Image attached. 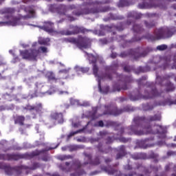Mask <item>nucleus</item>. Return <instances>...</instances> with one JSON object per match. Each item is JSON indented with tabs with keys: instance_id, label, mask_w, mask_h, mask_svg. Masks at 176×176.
Returning a JSON list of instances; mask_svg holds the SVG:
<instances>
[{
	"instance_id": "obj_1",
	"label": "nucleus",
	"mask_w": 176,
	"mask_h": 176,
	"mask_svg": "<svg viewBox=\"0 0 176 176\" xmlns=\"http://www.w3.org/2000/svg\"><path fill=\"white\" fill-rule=\"evenodd\" d=\"M162 116L155 114L145 116H136L133 118L132 124L125 129L129 135H145V134H160V138L164 140L166 138V128L162 125H157V130L153 131L152 126L148 123L151 122H160Z\"/></svg>"
},
{
	"instance_id": "obj_2",
	"label": "nucleus",
	"mask_w": 176,
	"mask_h": 176,
	"mask_svg": "<svg viewBox=\"0 0 176 176\" xmlns=\"http://www.w3.org/2000/svg\"><path fill=\"white\" fill-rule=\"evenodd\" d=\"M107 3H111V0H105V1H100L98 0H95L94 1L84 2L82 3L81 6L85 8L78 10H74L72 14L79 17L83 15L87 14H98V13H105L109 12L111 8L109 6H101V5H105Z\"/></svg>"
},
{
	"instance_id": "obj_3",
	"label": "nucleus",
	"mask_w": 176,
	"mask_h": 176,
	"mask_svg": "<svg viewBox=\"0 0 176 176\" xmlns=\"http://www.w3.org/2000/svg\"><path fill=\"white\" fill-rule=\"evenodd\" d=\"M176 34L175 26H171L170 28H161L160 29H155L154 31V35L147 34L144 36L146 39H148L151 42H155V41H159V39H166V38H171Z\"/></svg>"
},
{
	"instance_id": "obj_4",
	"label": "nucleus",
	"mask_w": 176,
	"mask_h": 176,
	"mask_svg": "<svg viewBox=\"0 0 176 176\" xmlns=\"http://www.w3.org/2000/svg\"><path fill=\"white\" fill-rule=\"evenodd\" d=\"M85 156L84 163L82 162L79 160H75L73 161V166H74V170L76 173H72V176H81L85 175L86 171L84 169H81L82 167H85V166H87V164H91V162L93 161V156L90 153H83Z\"/></svg>"
},
{
	"instance_id": "obj_5",
	"label": "nucleus",
	"mask_w": 176,
	"mask_h": 176,
	"mask_svg": "<svg viewBox=\"0 0 176 176\" xmlns=\"http://www.w3.org/2000/svg\"><path fill=\"white\" fill-rule=\"evenodd\" d=\"M145 85L151 89V91L148 92V90H145V95H141L140 96L135 98L131 97V100H132V101H137V100H141V98L143 100H153V98H157V97H162L163 91L159 92L156 87H153V86H155L153 82H146Z\"/></svg>"
},
{
	"instance_id": "obj_6",
	"label": "nucleus",
	"mask_w": 176,
	"mask_h": 176,
	"mask_svg": "<svg viewBox=\"0 0 176 176\" xmlns=\"http://www.w3.org/2000/svg\"><path fill=\"white\" fill-rule=\"evenodd\" d=\"M142 2L138 5V9H152L160 8L166 10L167 9V4L164 1H159L157 0H141Z\"/></svg>"
},
{
	"instance_id": "obj_7",
	"label": "nucleus",
	"mask_w": 176,
	"mask_h": 176,
	"mask_svg": "<svg viewBox=\"0 0 176 176\" xmlns=\"http://www.w3.org/2000/svg\"><path fill=\"white\" fill-rule=\"evenodd\" d=\"M41 151H34L32 153H7V160L8 162H17L21 159H25L26 160H30L34 159L35 156H38Z\"/></svg>"
},
{
	"instance_id": "obj_8",
	"label": "nucleus",
	"mask_w": 176,
	"mask_h": 176,
	"mask_svg": "<svg viewBox=\"0 0 176 176\" xmlns=\"http://www.w3.org/2000/svg\"><path fill=\"white\" fill-rule=\"evenodd\" d=\"M130 108L129 107H124V109H118L116 105L113 104H109L104 105V110L102 116H119L122 115V112H129Z\"/></svg>"
},
{
	"instance_id": "obj_9",
	"label": "nucleus",
	"mask_w": 176,
	"mask_h": 176,
	"mask_svg": "<svg viewBox=\"0 0 176 176\" xmlns=\"http://www.w3.org/2000/svg\"><path fill=\"white\" fill-rule=\"evenodd\" d=\"M142 52V48H136L135 50H129L128 52H123L119 55L121 58H125V57H131L133 60H138L140 57H145L148 52L146 51Z\"/></svg>"
},
{
	"instance_id": "obj_10",
	"label": "nucleus",
	"mask_w": 176,
	"mask_h": 176,
	"mask_svg": "<svg viewBox=\"0 0 176 176\" xmlns=\"http://www.w3.org/2000/svg\"><path fill=\"white\" fill-rule=\"evenodd\" d=\"M6 12L8 14L6 15L4 17L5 19H6V20L10 21L1 22V23L6 24L7 25H12V27H16V25H18L19 23H20V20L21 19V18L20 16H13V13H14V9L8 8L7 9Z\"/></svg>"
},
{
	"instance_id": "obj_11",
	"label": "nucleus",
	"mask_w": 176,
	"mask_h": 176,
	"mask_svg": "<svg viewBox=\"0 0 176 176\" xmlns=\"http://www.w3.org/2000/svg\"><path fill=\"white\" fill-rule=\"evenodd\" d=\"M71 30H60L59 32V34L60 35H65L66 36H68L69 35H78V34H86V32H89V30L83 28V27H78V26H70Z\"/></svg>"
},
{
	"instance_id": "obj_12",
	"label": "nucleus",
	"mask_w": 176,
	"mask_h": 176,
	"mask_svg": "<svg viewBox=\"0 0 176 176\" xmlns=\"http://www.w3.org/2000/svg\"><path fill=\"white\" fill-rule=\"evenodd\" d=\"M27 168H28L25 165L15 166L13 167L6 165L4 171L7 175H13L15 173V176H19L23 173V170H27Z\"/></svg>"
},
{
	"instance_id": "obj_13",
	"label": "nucleus",
	"mask_w": 176,
	"mask_h": 176,
	"mask_svg": "<svg viewBox=\"0 0 176 176\" xmlns=\"http://www.w3.org/2000/svg\"><path fill=\"white\" fill-rule=\"evenodd\" d=\"M39 54V51L37 50H28L20 51V55L23 60H32V61H36V57Z\"/></svg>"
},
{
	"instance_id": "obj_14",
	"label": "nucleus",
	"mask_w": 176,
	"mask_h": 176,
	"mask_svg": "<svg viewBox=\"0 0 176 176\" xmlns=\"http://www.w3.org/2000/svg\"><path fill=\"white\" fill-rule=\"evenodd\" d=\"M91 45V40L86 36H78V43L77 47L78 49H89Z\"/></svg>"
},
{
	"instance_id": "obj_15",
	"label": "nucleus",
	"mask_w": 176,
	"mask_h": 176,
	"mask_svg": "<svg viewBox=\"0 0 176 176\" xmlns=\"http://www.w3.org/2000/svg\"><path fill=\"white\" fill-rule=\"evenodd\" d=\"M48 9L50 12H60V10H63V12H60V14H63V16H65V12L67 10V6L64 4H60L59 6H57V4H50L48 6Z\"/></svg>"
},
{
	"instance_id": "obj_16",
	"label": "nucleus",
	"mask_w": 176,
	"mask_h": 176,
	"mask_svg": "<svg viewBox=\"0 0 176 176\" xmlns=\"http://www.w3.org/2000/svg\"><path fill=\"white\" fill-rule=\"evenodd\" d=\"M136 170H140V168H142L143 170V173H144L145 175H149L152 171H154V173H156L159 171V168L157 166H150L149 168H146L144 166H142V164L138 163L136 164Z\"/></svg>"
},
{
	"instance_id": "obj_17",
	"label": "nucleus",
	"mask_w": 176,
	"mask_h": 176,
	"mask_svg": "<svg viewBox=\"0 0 176 176\" xmlns=\"http://www.w3.org/2000/svg\"><path fill=\"white\" fill-rule=\"evenodd\" d=\"M50 118L52 120H55L58 124H63L64 123V114L58 112H52Z\"/></svg>"
},
{
	"instance_id": "obj_18",
	"label": "nucleus",
	"mask_w": 176,
	"mask_h": 176,
	"mask_svg": "<svg viewBox=\"0 0 176 176\" xmlns=\"http://www.w3.org/2000/svg\"><path fill=\"white\" fill-rule=\"evenodd\" d=\"M41 29L48 34H53L54 32V23L50 21L45 22V25Z\"/></svg>"
},
{
	"instance_id": "obj_19",
	"label": "nucleus",
	"mask_w": 176,
	"mask_h": 176,
	"mask_svg": "<svg viewBox=\"0 0 176 176\" xmlns=\"http://www.w3.org/2000/svg\"><path fill=\"white\" fill-rule=\"evenodd\" d=\"M154 140V138H146L144 140L139 141L138 144L139 146H140V148H143V149H146V148H149L153 146L152 144H148V142H149V141H153Z\"/></svg>"
},
{
	"instance_id": "obj_20",
	"label": "nucleus",
	"mask_w": 176,
	"mask_h": 176,
	"mask_svg": "<svg viewBox=\"0 0 176 176\" xmlns=\"http://www.w3.org/2000/svg\"><path fill=\"white\" fill-rule=\"evenodd\" d=\"M89 62L93 64V72H94V75H95V76H97V75H98V66H97V58H96V56H91V57H89Z\"/></svg>"
},
{
	"instance_id": "obj_21",
	"label": "nucleus",
	"mask_w": 176,
	"mask_h": 176,
	"mask_svg": "<svg viewBox=\"0 0 176 176\" xmlns=\"http://www.w3.org/2000/svg\"><path fill=\"white\" fill-rule=\"evenodd\" d=\"M118 153L116 155V160H119V159H122V157H124L126 156V146L124 145H121L118 147Z\"/></svg>"
},
{
	"instance_id": "obj_22",
	"label": "nucleus",
	"mask_w": 176,
	"mask_h": 176,
	"mask_svg": "<svg viewBox=\"0 0 176 176\" xmlns=\"http://www.w3.org/2000/svg\"><path fill=\"white\" fill-rule=\"evenodd\" d=\"M57 146H58V145H56L55 147H50L49 149L46 150V149H43V150H41V151H38V150H35V151H37L38 152H41L39 153V155H41V153H43V155L41 158V160L43 161V162H47V160H49V156L47 155V151H52V149H56V148H57ZM39 155H38L37 156H39Z\"/></svg>"
},
{
	"instance_id": "obj_23",
	"label": "nucleus",
	"mask_w": 176,
	"mask_h": 176,
	"mask_svg": "<svg viewBox=\"0 0 176 176\" xmlns=\"http://www.w3.org/2000/svg\"><path fill=\"white\" fill-rule=\"evenodd\" d=\"M96 148L100 153H109V152L112 151V148L109 146H103L102 143H99L98 146H96Z\"/></svg>"
},
{
	"instance_id": "obj_24",
	"label": "nucleus",
	"mask_w": 176,
	"mask_h": 176,
	"mask_svg": "<svg viewBox=\"0 0 176 176\" xmlns=\"http://www.w3.org/2000/svg\"><path fill=\"white\" fill-rule=\"evenodd\" d=\"M100 168L102 171H104V173H107L109 175H113V174H116L118 173V170L111 168V167H107V166H100Z\"/></svg>"
},
{
	"instance_id": "obj_25",
	"label": "nucleus",
	"mask_w": 176,
	"mask_h": 176,
	"mask_svg": "<svg viewBox=\"0 0 176 176\" xmlns=\"http://www.w3.org/2000/svg\"><path fill=\"white\" fill-rule=\"evenodd\" d=\"M114 91H120V90H129V87L127 86V83L124 82L121 85H115L113 86Z\"/></svg>"
},
{
	"instance_id": "obj_26",
	"label": "nucleus",
	"mask_w": 176,
	"mask_h": 176,
	"mask_svg": "<svg viewBox=\"0 0 176 176\" xmlns=\"http://www.w3.org/2000/svg\"><path fill=\"white\" fill-rule=\"evenodd\" d=\"M131 157L134 160H145V159H146V154L142 153H136L133 154Z\"/></svg>"
},
{
	"instance_id": "obj_27",
	"label": "nucleus",
	"mask_w": 176,
	"mask_h": 176,
	"mask_svg": "<svg viewBox=\"0 0 176 176\" xmlns=\"http://www.w3.org/2000/svg\"><path fill=\"white\" fill-rule=\"evenodd\" d=\"M168 79H170V76H165L162 77L157 74L155 83L162 86V85H163V82H164V80H168Z\"/></svg>"
},
{
	"instance_id": "obj_28",
	"label": "nucleus",
	"mask_w": 176,
	"mask_h": 176,
	"mask_svg": "<svg viewBox=\"0 0 176 176\" xmlns=\"http://www.w3.org/2000/svg\"><path fill=\"white\" fill-rule=\"evenodd\" d=\"M45 76L47 78L48 80H54L55 83L60 82V78H56V75L53 72H47Z\"/></svg>"
},
{
	"instance_id": "obj_29",
	"label": "nucleus",
	"mask_w": 176,
	"mask_h": 176,
	"mask_svg": "<svg viewBox=\"0 0 176 176\" xmlns=\"http://www.w3.org/2000/svg\"><path fill=\"white\" fill-rule=\"evenodd\" d=\"M25 121V117L24 116H16L14 118V124H19L20 126H24Z\"/></svg>"
},
{
	"instance_id": "obj_30",
	"label": "nucleus",
	"mask_w": 176,
	"mask_h": 176,
	"mask_svg": "<svg viewBox=\"0 0 176 176\" xmlns=\"http://www.w3.org/2000/svg\"><path fill=\"white\" fill-rule=\"evenodd\" d=\"M142 17V14L138 13L135 11H132L128 13V19H135V20H138Z\"/></svg>"
},
{
	"instance_id": "obj_31",
	"label": "nucleus",
	"mask_w": 176,
	"mask_h": 176,
	"mask_svg": "<svg viewBox=\"0 0 176 176\" xmlns=\"http://www.w3.org/2000/svg\"><path fill=\"white\" fill-rule=\"evenodd\" d=\"M133 31L135 34H141L144 32V28L141 25L135 23L133 26Z\"/></svg>"
},
{
	"instance_id": "obj_32",
	"label": "nucleus",
	"mask_w": 176,
	"mask_h": 176,
	"mask_svg": "<svg viewBox=\"0 0 176 176\" xmlns=\"http://www.w3.org/2000/svg\"><path fill=\"white\" fill-rule=\"evenodd\" d=\"M165 86L166 93H168L170 91H174L175 90V87L174 86V84L171 83V82L170 81H168Z\"/></svg>"
},
{
	"instance_id": "obj_33",
	"label": "nucleus",
	"mask_w": 176,
	"mask_h": 176,
	"mask_svg": "<svg viewBox=\"0 0 176 176\" xmlns=\"http://www.w3.org/2000/svg\"><path fill=\"white\" fill-rule=\"evenodd\" d=\"M34 111L37 113H43V107L42 103H37L34 106Z\"/></svg>"
},
{
	"instance_id": "obj_34",
	"label": "nucleus",
	"mask_w": 176,
	"mask_h": 176,
	"mask_svg": "<svg viewBox=\"0 0 176 176\" xmlns=\"http://www.w3.org/2000/svg\"><path fill=\"white\" fill-rule=\"evenodd\" d=\"M130 5H133V3L127 0H120L118 3V8H124V6H130Z\"/></svg>"
},
{
	"instance_id": "obj_35",
	"label": "nucleus",
	"mask_w": 176,
	"mask_h": 176,
	"mask_svg": "<svg viewBox=\"0 0 176 176\" xmlns=\"http://www.w3.org/2000/svg\"><path fill=\"white\" fill-rule=\"evenodd\" d=\"M101 164V159L99 155L95 156V157L92 160V162H91V166H98Z\"/></svg>"
},
{
	"instance_id": "obj_36",
	"label": "nucleus",
	"mask_w": 176,
	"mask_h": 176,
	"mask_svg": "<svg viewBox=\"0 0 176 176\" xmlns=\"http://www.w3.org/2000/svg\"><path fill=\"white\" fill-rule=\"evenodd\" d=\"M111 28L116 30L117 31H123L124 30V24L123 23H120L117 25H112Z\"/></svg>"
},
{
	"instance_id": "obj_37",
	"label": "nucleus",
	"mask_w": 176,
	"mask_h": 176,
	"mask_svg": "<svg viewBox=\"0 0 176 176\" xmlns=\"http://www.w3.org/2000/svg\"><path fill=\"white\" fill-rule=\"evenodd\" d=\"M90 70L89 67H81L79 66L76 67V72H82V74H87Z\"/></svg>"
},
{
	"instance_id": "obj_38",
	"label": "nucleus",
	"mask_w": 176,
	"mask_h": 176,
	"mask_svg": "<svg viewBox=\"0 0 176 176\" xmlns=\"http://www.w3.org/2000/svg\"><path fill=\"white\" fill-rule=\"evenodd\" d=\"M58 160H60L61 162L64 160H68V159H74V156L71 155H58L57 157Z\"/></svg>"
},
{
	"instance_id": "obj_39",
	"label": "nucleus",
	"mask_w": 176,
	"mask_h": 176,
	"mask_svg": "<svg viewBox=\"0 0 176 176\" xmlns=\"http://www.w3.org/2000/svg\"><path fill=\"white\" fill-rule=\"evenodd\" d=\"M144 25L146 28L151 29V28H153V27H156V23H155V21L148 22L145 21Z\"/></svg>"
},
{
	"instance_id": "obj_40",
	"label": "nucleus",
	"mask_w": 176,
	"mask_h": 176,
	"mask_svg": "<svg viewBox=\"0 0 176 176\" xmlns=\"http://www.w3.org/2000/svg\"><path fill=\"white\" fill-rule=\"evenodd\" d=\"M25 10L27 13H29V14H31V16H29V19H31V17H34V14H35V10L34 9L27 7L25 8Z\"/></svg>"
},
{
	"instance_id": "obj_41",
	"label": "nucleus",
	"mask_w": 176,
	"mask_h": 176,
	"mask_svg": "<svg viewBox=\"0 0 176 176\" xmlns=\"http://www.w3.org/2000/svg\"><path fill=\"white\" fill-rule=\"evenodd\" d=\"M50 38H43L38 41L39 45H44L45 46H49L50 45Z\"/></svg>"
},
{
	"instance_id": "obj_42",
	"label": "nucleus",
	"mask_w": 176,
	"mask_h": 176,
	"mask_svg": "<svg viewBox=\"0 0 176 176\" xmlns=\"http://www.w3.org/2000/svg\"><path fill=\"white\" fill-rule=\"evenodd\" d=\"M121 65L123 67L124 72H131L133 71V66L127 65L124 63H122Z\"/></svg>"
},
{
	"instance_id": "obj_43",
	"label": "nucleus",
	"mask_w": 176,
	"mask_h": 176,
	"mask_svg": "<svg viewBox=\"0 0 176 176\" xmlns=\"http://www.w3.org/2000/svg\"><path fill=\"white\" fill-rule=\"evenodd\" d=\"M78 41H79V37L78 38H74V37L67 38V42H69V43H74V45H76L77 47H78Z\"/></svg>"
},
{
	"instance_id": "obj_44",
	"label": "nucleus",
	"mask_w": 176,
	"mask_h": 176,
	"mask_svg": "<svg viewBox=\"0 0 176 176\" xmlns=\"http://www.w3.org/2000/svg\"><path fill=\"white\" fill-rule=\"evenodd\" d=\"M39 167H41V165L39 164V163L38 162H34L32 167H28L27 166V169L26 170H36V168H39Z\"/></svg>"
},
{
	"instance_id": "obj_45",
	"label": "nucleus",
	"mask_w": 176,
	"mask_h": 176,
	"mask_svg": "<svg viewBox=\"0 0 176 176\" xmlns=\"http://www.w3.org/2000/svg\"><path fill=\"white\" fill-rule=\"evenodd\" d=\"M116 126H118V123H116V122H113V121L107 122L106 127H115Z\"/></svg>"
},
{
	"instance_id": "obj_46",
	"label": "nucleus",
	"mask_w": 176,
	"mask_h": 176,
	"mask_svg": "<svg viewBox=\"0 0 176 176\" xmlns=\"http://www.w3.org/2000/svg\"><path fill=\"white\" fill-rule=\"evenodd\" d=\"M138 41H141V38L140 37H133L131 40L126 41V45H129V43H133V42H138Z\"/></svg>"
},
{
	"instance_id": "obj_47",
	"label": "nucleus",
	"mask_w": 176,
	"mask_h": 176,
	"mask_svg": "<svg viewBox=\"0 0 176 176\" xmlns=\"http://www.w3.org/2000/svg\"><path fill=\"white\" fill-rule=\"evenodd\" d=\"M109 19L111 20H122V17L111 13L109 14Z\"/></svg>"
},
{
	"instance_id": "obj_48",
	"label": "nucleus",
	"mask_w": 176,
	"mask_h": 176,
	"mask_svg": "<svg viewBox=\"0 0 176 176\" xmlns=\"http://www.w3.org/2000/svg\"><path fill=\"white\" fill-rule=\"evenodd\" d=\"M166 49H167V45L164 44L157 46V50L163 51L166 50Z\"/></svg>"
},
{
	"instance_id": "obj_49",
	"label": "nucleus",
	"mask_w": 176,
	"mask_h": 176,
	"mask_svg": "<svg viewBox=\"0 0 176 176\" xmlns=\"http://www.w3.org/2000/svg\"><path fill=\"white\" fill-rule=\"evenodd\" d=\"M148 157H150V159H156V157H157V154L155 153L153 151H151Z\"/></svg>"
},
{
	"instance_id": "obj_50",
	"label": "nucleus",
	"mask_w": 176,
	"mask_h": 176,
	"mask_svg": "<svg viewBox=\"0 0 176 176\" xmlns=\"http://www.w3.org/2000/svg\"><path fill=\"white\" fill-rule=\"evenodd\" d=\"M13 59L12 60V64H16V63H20V58L19 56H13Z\"/></svg>"
},
{
	"instance_id": "obj_51",
	"label": "nucleus",
	"mask_w": 176,
	"mask_h": 176,
	"mask_svg": "<svg viewBox=\"0 0 176 176\" xmlns=\"http://www.w3.org/2000/svg\"><path fill=\"white\" fill-rule=\"evenodd\" d=\"M145 79H146V77H142V78H140L139 80H137L139 87H141L143 83L142 81L144 80H145Z\"/></svg>"
},
{
	"instance_id": "obj_52",
	"label": "nucleus",
	"mask_w": 176,
	"mask_h": 176,
	"mask_svg": "<svg viewBox=\"0 0 176 176\" xmlns=\"http://www.w3.org/2000/svg\"><path fill=\"white\" fill-rule=\"evenodd\" d=\"M24 109L26 111H34V106L31 104H28L26 107H24Z\"/></svg>"
},
{
	"instance_id": "obj_53",
	"label": "nucleus",
	"mask_w": 176,
	"mask_h": 176,
	"mask_svg": "<svg viewBox=\"0 0 176 176\" xmlns=\"http://www.w3.org/2000/svg\"><path fill=\"white\" fill-rule=\"evenodd\" d=\"M67 9L68 10H75L77 9V7L75 6V4H71L68 6Z\"/></svg>"
},
{
	"instance_id": "obj_54",
	"label": "nucleus",
	"mask_w": 176,
	"mask_h": 176,
	"mask_svg": "<svg viewBox=\"0 0 176 176\" xmlns=\"http://www.w3.org/2000/svg\"><path fill=\"white\" fill-rule=\"evenodd\" d=\"M8 153L6 154H2L0 153V160H7L8 159Z\"/></svg>"
},
{
	"instance_id": "obj_55",
	"label": "nucleus",
	"mask_w": 176,
	"mask_h": 176,
	"mask_svg": "<svg viewBox=\"0 0 176 176\" xmlns=\"http://www.w3.org/2000/svg\"><path fill=\"white\" fill-rule=\"evenodd\" d=\"M119 140H120V142L126 143V142H129L130 139L121 137L119 138Z\"/></svg>"
},
{
	"instance_id": "obj_56",
	"label": "nucleus",
	"mask_w": 176,
	"mask_h": 176,
	"mask_svg": "<svg viewBox=\"0 0 176 176\" xmlns=\"http://www.w3.org/2000/svg\"><path fill=\"white\" fill-rule=\"evenodd\" d=\"M75 151H78V146H71L69 147V152H74Z\"/></svg>"
},
{
	"instance_id": "obj_57",
	"label": "nucleus",
	"mask_w": 176,
	"mask_h": 176,
	"mask_svg": "<svg viewBox=\"0 0 176 176\" xmlns=\"http://www.w3.org/2000/svg\"><path fill=\"white\" fill-rule=\"evenodd\" d=\"M107 134H108V133L105 131L99 132V135H100L101 138H104V137H105V135H107Z\"/></svg>"
},
{
	"instance_id": "obj_58",
	"label": "nucleus",
	"mask_w": 176,
	"mask_h": 176,
	"mask_svg": "<svg viewBox=\"0 0 176 176\" xmlns=\"http://www.w3.org/2000/svg\"><path fill=\"white\" fill-rule=\"evenodd\" d=\"M124 133V128L121 127L118 131V135H123V134Z\"/></svg>"
},
{
	"instance_id": "obj_59",
	"label": "nucleus",
	"mask_w": 176,
	"mask_h": 176,
	"mask_svg": "<svg viewBox=\"0 0 176 176\" xmlns=\"http://www.w3.org/2000/svg\"><path fill=\"white\" fill-rule=\"evenodd\" d=\"M78 133H79V131L71 132L67 137L68 138H71V137H74V135H75V134H78Z\"/></svg>"
},
{
	"instance_id": "obj_60",
	"label": "nucleus",
	"mask_w": 176,
	"mask_h": 176,
	"mask_svg": "<svg viewBox=\"0 0 176 176\" xmlns=\"http://www.w3.org/2000/svg\"><path fill=\"white\" fill-rule=\"evenodd\" d=\"M40 50L43 53H47V47H40Z\"/></svg>"
},
{
	"instance_id": "obj_61",
	"label": "nucleus",
	"mask_w": 176,
	"mask_h": 176,
	"mask_svg": "<svg viewBox=\"0 0 176 176\" xmlns=\"http://www.w3.org/2000/svg\"><path fill=\"white\" fill-rule=\"evenodd\" d=\"M67 19L69 20V21H75V20H76V19L71 15H68L67 16Z\"/></svg>"
},
{
	"instance_id": "obj_62",
	"label": "nucleus",
	"mask_w": 176,
	"mask_h": 176,
	"mask_svg": "<svg viewBox=\"0 0 176 176\" xmlns=\"http://www.w3.org/2000/svg\"><path fill=\"white\" fill-rule=\"evenodd\" d=\"M137 175V172H131L130 173L124 174V176H135Z\"/></svg>"
},
{
	"instance_id": "obj_63",
	"label": "nucleus",
	"mask_w": 176,
	"mask_h": 176,
	"mask_svg": "<svg viewBox=\"0 0 176 176\" xmlns=\"http://www.w3.org/2000/svg\"><path fill=\"white\" fill-rule=\"evenodd\" d=\"M124 168L125 170H133V166L130 164H127L124 166Z\"/></svg>"
},
{
	"instance_id": "obj_64",
	"label": "nucleus",
	"mask_w": 176,
	"mask_h": 176,
	"mask_svg": "<svg viewBox=\"0 0 176 176\" xmlns=\"http://www.w3.org/2000/svg\"><path fill=\"white\" fill-rule=\"evenodd\" d=\"M106 140V144H112V138L108 137Z\"/></svg>"
}]
</instances>
